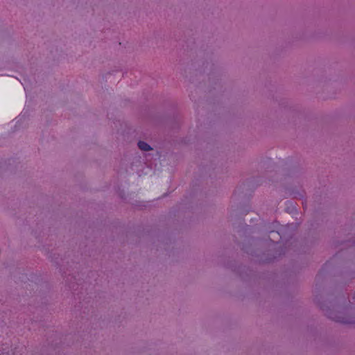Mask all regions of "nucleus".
<instances>
[{
  "label": "nucleus",
  "instance_id": "obj_1",
  "mask_svg": "<svg viewBox=\"0 0 355 355\" xmlns=\"http://www.w3.org/2000/svg\"><path fill=\"white\" fill-rule=\"evenodd\" d=\"M138 147L144 151H148L151 150V147L146 142L142 141L138 142Z\"/></svg>",
  "mask_w": 355,
  "mask_h": 355
}]
</instances>
